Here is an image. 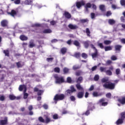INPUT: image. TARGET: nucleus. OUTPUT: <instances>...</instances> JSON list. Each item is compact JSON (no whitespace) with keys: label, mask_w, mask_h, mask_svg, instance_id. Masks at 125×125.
I'll return each instance as SVG.
<instances>
[{"label":"nucleus","mask_w":125,"mask_h":125,"mask_svg":"<svg viewBox=\"0 0 125 125\" xmlns=\"http://www.w3.org/2000/svg\"><path fill=\"white\" fill-rule=\"evenodd\" d=\"M116 86V84L115 83H105L103 84V87L105 88L106 89H110V90H113L115 89V87Z\"/></svg>","instance_id":"obj_1"},{"label":"nucleus","mask_w":125,"mask_h":125,"mask_svg":"<svg viewBox=\"0 0 125 125\" xmlns=\"http://www.w3.org/2000/svg\"><path fill=\"white\" fill-rule=\"evenodd\" d=\"M54 78L56 80V83H64V78L63 77H59L58 75L55 74L54 75Z\"/></svg>","instance_id":"obj_2"},{"label":"nucleus","mask_w":125,"mask_h":125,"mask_svg":"<svg viewBox=\"0 0 125 125\" xmlns=\"http://www.w3.org/2000/svg\"><path fill=\"white\" fill-rule=\"evenodd\" d=\"M64 99H65V95H64L63 94H57L54 98V100L55 101H59L61 100H63Z\"/></svg>","instance_id":"obj_3"},{"label":"nucleus","mask_w":125,"mask_h":125,"mask_svg":"<svg viewBox=\"0 0 125 125\" xmlns=\"http://www.w3.org/2000/svg\"><path fill=\"white\" fill-rule=\"evenodd\" d=\"M114 71V66H111L109 67V69L105 71V73L107 76H112L113 75V72Z\"/></svg>","instance_id":"obj_4"},{"label":"nucleus","mask_w":125,"mask_h":125,"mask_svg":"<svg viewBox=\"0 0 125 125\" xmlns=\"http://www.w3.org/2000/svg\"><path fill=\"white\" fill-rule=\"evenodd\" d=\"M83 5H85V1L83 0L76 2V6L77 8H81L82 6H83Z\"/></svg>","instance_id":"obj_5"},{"label":"nucleus","mask_w":125,"mask_h":125,"mask_svg":"<svg viewBox=\"0 0 125 125\" xmlns=\"http://www.w3.org/2000/svg\"><path fill=\"white\" fill-rule=\"evenodd\" d=\"M44 117L45 118L44 124H49V123H51V122H53V120H51V118H50L48 115H44Z\"/></svg>","instance_id":"obj_6"},{"label":"nucleus","mask_w":125,"mask_h":125,"mask_svg":"<svg viewBox=\"0 0 125 125\" xmlns=\"http://www.w3.org/2000/svg\"><path fill=\"white\" fill-rule=\"evenodd\" d=\"M34 92H37V95L38 96H41L42 93H43L44 91L43 90H40L39 88L35 87L34 89Z\"/></svg>","instance_id":"obj_7"},{"label":"nucleus","mask_w":125,"mask_h":125,"mask_svg":"<svg viewBox=\"0 0 125 125\" xmlns=\"http://www.w3.org/2000/svg\"><path fill=\"white\" fill-rule=\"evenodd\" d=\"M99 103L101 104L102 106H107L108 105V102H105V99L104 98H102L99 101Z\"/></svg>","instance_id":"obj_8"},{"label":"nucleus","mask_w":125,"mask_h":125,"mask_svg":"<svg viewBox=\"0 0 125 125\" xmlns=\"http://www.w3.org/2000/svg\"><path fill=\"white\" fill-rule=\"evenodd\" d=\"M83 95H84V90H82L78 92L77 97L79 99H82V98H83Z\"/></svg>","instance_id":"obj_9"},{"label":"nucleus","mask_w":125,"mask_h":125,"mask_svg":"<svg viewBox=\"0 0 125 125\" xmlns=\"http://www.w3.org/2000/svg\"><path fill=\"white\" fill-rule=\"evenodd\" d=\"M17 13H18V11H16L14 9H12L11 11V12H8V14L9 15H11V16H12V17H15V16H16L17 15Z\"/></svg>","instance_id":"obj_10"},{"label":"nucleus","mask_w":125,"mask_h":125,"mask_svg":"<svg viewBox=\"0 0 125 125\" xmlns=\"http://www.w3.org/2000/svg\"><path fill=\"white\" fill-rule=\"evenodd\" d=\"M0 25L1 27H7L8 21L6 20H3L0 22Z\"/></svg>","instance_id":"obj_11"},{"label":"nucleus","mask_w":125,"mask_h":125,"mask_svg":"<svg viewBox=\"0 0 125 125\" xmlns=\"http://www.w3.org/2000/svg\"><path fill=\"white\" fill-rule=\"evenodd\" d=\"M9 98L10 100H15V99H16L17 100H19V99H20V97H16V96H15L13 94L9 95Z\"/></svg>","instance_id":"obj_12"},{"label":"nucleus","mask_w":125,"mask_h":125,"mask_svg":"<svg viewBox=\"0 0 125 125\" xmlns=\"http://www.w3.org/2000/svg\"><path fill=\"white\" fill-rule=\"evenodd\" d=\"M122 47H123V46H122V45H115L114 46L115 51H118V52H121Z\"/></svg>","instance_id":"obj_13"},{"label":"nucleus","mask_w":125,"mask_h":125,"mask_svg":"<svg viewBox=\"0 0 125 125\" xmlns=\"http://www.w3.org/2000/svg\"><path fill=\"white\" fill-rule=\"evenodd\" d=\"M118 102L122 104V105H125V97H123L122 98H119L118 99Z\"/></svg>","instance_id":"obj_14"},{"label":"nucleus","mask_w":125,"mask_h":125,"mask_svg":"<svg viewBox=\"0 0 125 125\" xmlns=\"http://www.w3.org/2000/svg\"><path fill=\"white\" fill-rule=\"evenodd\" d=\"M7 117H5L4 120H0V125H7Z\"/></svg>","instance_id":"obj_15"},{"label":"nucleus","mask_w":125,"mask_h":125,"mask_svg":"<svg viewBox=\"0 0 125 125\" xmlns=\"http://www.w3.org/2000/svg\"><path fill=\"white\" fill-rule=\"evenodd\" d=\"M68 28H69V29H70V30H76L77 29H78V28H79L77 25H73L72 24H69L68 25Z\"/></svg>","instance_id":"obj_16"},{"label":"nucleus","mask_w":125,"mask_h":125,"mask_svg":"<svg viewBox=\"0 0 125 125\" xmlns=\"http://www.w3.org/2000/svg\"><path fill=\"white\" fill-rule=\"evenodd\" d=\"M60 51L62 55H65L67 53V48L63 47L61 49Z\"/></svg>","instance_id":"obj_17"},{"label":"nucleus","mask_w":125,"mask_h":125,"mask_svg":"<svg viewBox=\"0 0 125 125\" xmlns=\"http://www.w3.org/2000/svg\"><path fill=\"white\" fill-rule=\"evenodd\" d=\"M35 46H36V44L34 43V40H31L29 42V47H30V48H33V47H35Z\"/></svg>","instance_id":"obj_18"},{"label":"nucleus","mask_w":125,"mask_h":125,"mask_svg":"<svg viewBox=\"0 0 125 125\" xmlns=\"http://www.w3.org/2000/svg\"><path fill=\"white\" fill-rule=\"evenodd\" d=\"M124 121L121 118L118 119V120L116 121V124L117 125H123L124 124Z\"/></svg>","instance_id":"obj_19"},{"label":"nucleus","mask_w":125,"mask_h":125,"mask_svg":"<svg viewBox=\"0 0 125 125\" xmlns=\"http://www.w3.org/2000/svg\"><path fill=\"white\" fill-rule=\"evenodd\" d=\"M95 108V107H94V105H93V104H89L87 107V109L90 111H93Z\"/></svg>","instance_id":"obj_20"},{"label":"nucleus","mask_w":125,"mask_h":125,"mask_svg":"<svg viewBox=\"0 0 125 125\" xmlns=\"http://www.w3.org/2000/svg\"><path fill=\"white\" fill-rule=\"evenodd\" d=\"M64 15L65 18H67V19H70V18L72 17L71 14L68 12H64Z\"/></svg>","instance_id":"obj_21"},{"label":"nucleus","mask_w":125,"mask_h":125,"mask_svg":"<svg viewBox=\"0 0 125 125\" xmlns=\"http://www.w3.org/2000/svg\"><path fill=\"white\" fill-rule=\"evenodd\" d=\"M20 39L21 41H27L28 37L27 36H25L24 35H21L20 37Z\"/></svg>","instance_id":"obj_22"},{"label":"nucleus","mask_w":125,"mask_h":125,"mask_svg":"<svg viewBox=\"0 0 125 125\" xmlns=\"http://www.w3.org/2000/svg\"><path fill=\"white\" fill-rule=\"evenodd\" d=\"M98 56V51L97 49H96L95 52L92 54V58H96Z\"/></svg>","instance_id":"obj_23"},{"label":"nucleus","mask_w":125,"mask_h":125,"mask_svg":"<svg viewBox=\"0 0 125 125\" xmlns=\"http://www.w3.org/2000/svg\"><path fill=\"white\" fill-rule=\"evenodd\" d=\"M33 3V1L32 0H25L24 1V4L26 5H30Z\"/></svg>","instance_id":"obj_24"},{"label":"nucleus","mask_w":125,"mask_h":125,"mask_svg":"<svg viewBox=\"0 0 125 125\" xmlns=\"http://www.w3.org/2000/svg\"><path fill=\"white\" fill-rule=\"evenodd\" d=\"M43 34H50V33H52V31L50 29H44L42 31Z\"/></svg>","instance_id":"obj_25"},{"label":"nucleus","mask_w":125,"mask_h":125,"mask_svg":"<svg viewBox=\"0 0 125 125\" xmlns=\"http://www.w3.org/2000/svg\"><path fill=\"white\" fill-rule=\"evenodd\" d=\"M73 44L77 47H79L81 45V43H80V42L78 40H75L73 42Z\"/></svg>","instance_id":"obj_26"},{"label":"nucleus","mask_w":125,"mask_h":125,"mask_svg":"<svg viewBox=\"0 0 125 125\" xmlns=\"http://www.w3.org/2000/svg\"><path fill=\"white\" fill-rule=\"evenodd\" d=\"M83 77L80 76L77 79L76 83H83Z\"/></svg>","instance_id":"obj_27"},{"label":"nucleus","mask_w":125,"mask_h":125,"mask_svg":"<svg viewBox=\"0 0 125 125\" xmlns=\"http://www.w3.org/2000/svg\"><path fill=\"white\" fill-rule=\"evenodd\" d=\"M76 88H77V89H78V90H83V87H82V86H81V84H80V83H77L76 85Z\"/></svg>","instance_id":"obj_28"},{"label":"nucleus","mask_w":125,"mask_h":125,"mask_svg":"<svg viewBox=\"0 0 125 125\" xmlns=\"http://www.w3.org/2000/svg\"><path fill=\"white\" fill-rule=\"evenodd\" d=\"M115 23H116V21H115V20L111 19L108 20V23L109 25H114Z\"/></svg>","instance_id":"obj_29"},{"label":"nucleus","mask_w":125,"mask_h":125,"mask_svg":"<svg viewBox=\"0 0 125 125\" xmlns=\"http://www.w3.org/2000/svg\"><path fill=\"white\" fill-rule=\"evenodd\" d=\"M11 1H14L15 4H20L21 3V0H10Z\"/></svg>","instance_id":"obj_30"},{"label":"nucleus","mask_w":125,"mask_h":125,"mask_svg":"<svg viewBox=\"0 0 125 125\" xmlns=\"http://www.w3.org/2000/svg\"><path fill=\"white\" fill-rule=\"evenodd\" d=\"M74 57L79 59L80 57H81V53L80 52H76L74 54Z\"/></svg>","instance_id":"obj_31"},{"label":"nucleus","mask_w":125,"mask_h":125,"mask_svg":"<svg viewBox=\"0 0 125 125\" xmlns=\"http://www.w3.org/2000/svg\"><path fill=\"white\" fill-rule=\"evenodd\" d=\"M3 53L5 54V56H7V57H9V50H4L3 51Z\"/></svg>","instance_id":"obj_32"},{"label":"nucleus","mask_w":125,"mask_h":125,"mask_svg":"<svg viewBox=\"0 0 125 125\" xmlns=\"http://www.w3.org/2000/svg\"><path fill=\"white\" fill-rule=\"evenodd\" d=\"M38 121L40 122V123H42L43 124H44V119L42 118V117L40 116L38 118Z\"/></svg>","instance_id":"obj_33"},{"label":"nucleus","mask_w":125,"mask_h":125,"mask_svg":"<svg viewBox=\"0 0 125 125\" xmlns=\"http://www.w3.org/2000/svg\"><path fill=\"white\" fill-rule=\"evenodd\" d=\"M105 51H109L112 50V47L111 46H107L104 47Z\"/></svg>","instance_id":"obj_34"},{"label":"nucleus","mask_w":125,"mask_h":125,"mask_svg":"<svg viewBox=\"0 0 125 125\" xmlns=\"http://www.w3.org/2000/svg\"><path fill=\"white\" fill-rule=\"evenodd\" d=\"M70 69L67 67H64L63 69V74H68Z\"/></svg>","instance_id":"obj_35"},{"label":"nucleus","mask_w":125,"mask_h":125,"mask_svg":"<svg viewBox=\"0 0 125 125\" xmlns=\"http://www.w3.org/2000/svg\"><path fill=\"white\" fill-rule=\"evenodd\" d=\"M24 88H26V86H25L24 85H20L19 87V90L20 91H22Z\"/></svg>","instance_id":"obj_36"},{"label":"nucleus","mask_w":125,"mask_h":125,"mask_svg":"<svg viewBox=\"0 0 125 125\" xmlns=\"http://www.w3.org/2000/svg\"><path fill=\"white\" fill-rule=\"evenodd\" d=\"M92 95L93 97H98V96H101V94H99L97 92H94Z\"/></svg>","instance_id":"obj_37"},{"label":"nucleus","mask_w":125,"mask_h":125,"mask_svg":"<svg viewBox=\"0 0 125 125\" xmlns=\"http://www.w3.org/2000/svg\"><path fill=\"white\" fill-rule=\"evenodd\" d=\"M81 55L82 58H83V59H86L88 57V56L85 53H83Z\"/></svg>","instance_id":"obj_38"},{"label":"nucleus","mask_w":125,"mask_h":125,"mask_svg":"<svg viewBox=\"0 0 125 125\" xmlns=\"http://www.w3.org/2000/svg\"><path fill=\"white\" fill-rule=\"evenodd\" d=\"M121 118L123 121H125V112H123L121 113Z\"/></svg>","instance_id":"obj_39"},{"label":"nucleus","mask_w":125,"mask_h":125,"mask_svg":"<svg viewBox=\"0 0 125 125\" xmlns=\"http://www.w3.org/2000/svg\"><path fill=\"white\" fill-rule=\"evenodd\" d=\"M99 7H100V10H101V11H103V12L105 11V5H100Z\"/></svg>","instance_id":"obj_40"},{"label":"nucleus","mask_w":125,"mask_h":125,"mask_svg":"<svg viewBox=\"0 0 125 125\" xmlns=\"http://www.w3.org/2000/svg\"><path fill=\"white\" fill-rule=\"evenodd\" d=\"M111 42H111L110 40H105L104 42V44L106 45L111 44Z\"/></svg>","instance_id":"obj_41"},{"label":"nucleus","mask_w":125,"mask_h":125,"mask_svg":"<svg viewBox=\"0 0 125 125\" xmlns=\"http://www.w3.org/2000/svg\"><path fill=\"white\" fill-rule=\"evenodd\" d=\"M86 34L87 37H90V30H89V28H86Z\"/></svg>","instance_id":"obj_42"},{"label":"nucleus","mask_w":125,"mask_h":125,"mask_svg":"<svg viewBox=\"0 0 125 125\" xmlns=\"http://www.w3.org/2000/svg\"><path fill=\"white\" fill-rule=\"evenodd\" d=\"M53 119L54 120H58L59 119V116H58V114H55L53 115Z\"/></svg>","instance_id":"obj_43"},{"label":"nucleus","mask_w":125,"mask_h":125,"mask_svg":"<svg viewBox=\"0 0 125 125\" xmlns=\"http://www.w3.org/2000/svg\"><path fill=\"white\" fill-rule=\"evenodd\" d=\"M80 68H81V67L77 65H73L72 67L73 70H78V69H80Z\"/></svg>","instance_id":"obj_44"},{"label":"nucleus","mask_w":125,"mask_h":125,"mask_svg":"<svg viewBox=\"0 0 125 125\" xmlns=\"http://www.w3.org/2000/svg\"><path fill=\"white\" fill-rule=\"evenodd\" d=\"M115 73L116 75L118 76L121 74V69L120 68H117L115 70Z\"/></svg>","instance_id":"obj_45"},{"label":"nucleus","mask_w":125,"mask_h":125,"mask_svg":"<svg viewBox=\"0 0 125 125\" xmlns=\"http://www.w3.org/2000/svg\"><path fill=\"white\" fill-rule=\"evenodd\" d=\"M16 65L18 68H22V66L20 62H16Z\"/></svg>","instance_id":"obj_46"},{"label":"nucleus","mask_w":125,"mask_h":125,"mask_svg":"<svg viewBox=\"0 0 125 125\" xmlns=\"http://www.w3.org/2000/svg\"><path fill=\"white\" fill-rule=\"evenodd\" d=\"M94 80L95 81V82H97L99 80V75H95L94 77Z\"/></svg>","instance_id":"obj_47"},{"label":"nucleus","mask_w":125,"mask_h":125,"mask_svg":"<svg viewBox=\"0 0 125 125\" xmlns=\"http://www.w3.org/2000/svg\"><path fill=\"white\" fill-rule=\"evenodd\" d=\"M84 46L85 48H88V46H89V44L88 43V42H84Z\"/></svg>","instance_id":"obj_48"},{"label":"nucleus","mask_w":125,"mask_h":125,"mask_svg":"<svg viewBox=\"0 0 125 125\" xmlns=\"http://www.w3.org/2000/svg\"><path fill=\"white\" fill-rule=\"evenodd\" d=\"M91 7V4L90 3H87L85 6V8H90Z\"/></svg>","instance_id":"obj_49"},{"label":"nucleus","mask_w":125,"mask_h":125,"mask_svg":"<svg viewBox=\"0 0 125 125\" xmlns=\"http://www.w3.org/2000/svg\"><path fill=\"white\" fill-rule=\"evenodd\" d=\"M100 71L102 73L105 72L106 70V67H100Z\"/></svg>","instance_id":"obj_50"},{"label":"nucleus","mask_w":125,"mask_h":125,"mask_svg":"<svg viewBox=\"0 0 125 125\" xmlns=\"http://www.w3.org/2000/svg\"><path fill=\"white\" fill-rule=\"evenodd\" d=\"M54 72H55V73H60V68L59 67L55 68Z\"/></svg>","instance_id":"obj_51"},{"label":"nucleus","mask_w":125,"mask_h":125,"mask_svg":"<svg viewBox=\"0 0 125 125\" xmlns=\"http://www.w3.org/2000/svg\"><path fill=\"white\" fill-rule=\"evenodd\" d=\"M117 59L118 58L115 55H113L111 57V60H112V61H115V60H117Z\"/></svg>","instance_id":"obj_52"},{"label":"nucleus","mask_w":125,"mask_h":125,"mask_svg":"<svg viewBox=\"0 0 125 125\" xmlns=\"http://www.w3.org/2000/svg\"><path fill=\"white\" fill-rule=\"evenodd\" d=\"M70 99L73 102L76 101V97H75V96H71L70 97Z\"/></svg>","instance_id":"obj_53"},{"label":"nucleus","mask_w":125,"mask_h":125,"mask_svg":"<svg viewBox=\"0 0 125 125\" xmlns=\"http://www.w3.org/2000/svg\"><path fill=\"white\" fill-rule=\"evenodd\" d=\"M81 22L83 24L84 23H86V22H88V20L87 19H82L81 20Z\"/></svg>","instance_id":"obj_54"},{"label":"nucleus","mask_w":125,"mask_h":125,"mask_svg":"<svg viewBox=\"0 0 125 125\" xmlns=\"http://www.w3.org/2000/svg\"><path fill=\"white\" fill-rule=\"evenodd\" d=\"M4 78H5V76L4 75V74H1V77L0 78V82H3Z\"/></svg>","instance_id":"obj_55"},{"label":"nucleus","mask_w":125,"mask_h":125,"mask_svg":"<svg viewBox=\"0 0 125 125\" xmlns=\"http://www.w3.org/2000/svg\"><path fill=\"white\" fill-rule=\"evenodd\" d=\"M81 74H82V71L81 70H78L76 71L75 73L76 76H77L78 77H79V76H80Z\"/></svg>","instance_id":"obj_56"},{"label":"nucleus","mask_w":125,"mask_h":125,"mask_svg":"<svg viewBox=\"0 0 125 125\" xmlns=\"http://www.w3.org/2000/svg\"><path fill=\"white\" fill-rule=\"evenodd\" d=\"M54 58H48L46 59V61L47 62H52L53 61Z\"/></svg>","instance_id":"obj_57"},{"label":"nucleus","mask_w":125,"mask_h":125,"mask_svg":"<svg viewBox=\"0 0 125 125\" xmlns=\"http://www.w3.org/2000/svg\"><path fill=\"white\" fill-rule=\"evenodd\" d=\"M120 4L122 6H125V0H120Z\"/></svg>","instance_id":"obj_58"},{"label":"nucleus","mask_w":125,"mask_h":125,"mask_svg":"<svg viewBox=\"0 0 125 125\" xmlns=\"http://www.w3.org/2000/svg\"><path fill=\"white\" fill-rule=\"evenodd\" d=\"M89 111L90 110L87 109L85 113H83V115H85V116H88V115L90 114V112Z\"/></svg>","instance_id":"obj_59"},{"label":"nucleus","mask_w":125,"mask_h":125,"mask_svg":"<svg viewBox=\"0 0 125 125\" xmlns=\"http://www.w3.org/2000/svg\"><path fill=\"white\" fill-rule=\"evenodd\" d=\"M28 96H29V94L27 93H24L23 94V99H27L28 98Z\"/></svg>","instance_id":"obj_60"},{"label":"nucleus","mask_w":125,"mask_h":125,"mask_svg":"<svg viewBox=\"0 0 125 125\" xmlns=\"http://www.w3.org/2000/svg\"><path fill=\"white\" fill-rule=\"evenodd\" d=\"M5 99V97L3 95H1L0 96V101H4Z\"/></svg>","instance_id":"obj_61"},{"label":"nucleus","mask_w":125,"mask_h":125,"mask_svg":"<svg viewBox=\"0 0 125 125\" xmlns=\"http://www.w3.org/2000/svg\"><path fill=\"white\" fill-rule=\"evenodd\" d=\"M112 15V13L110 12V11H108L106 13V16H111Z\"/></svg>","instance_id":"obj_62"},{"label":"nucleus","mask_w":125,"mask_h":125,"mask_svg":"<svg viewBox=\"0 0 125 125\" xmlns=\"http://www.w3.org/2000/svg\"><path fill=\"white\" fill-rule=\"evenodd\" d=\"M67 82L69 83H72V79L71 78V77H67Z\"/></svg>","instance_id":"obj_63"},{"label":"nucleus","mask_w":125,"mask_h":125,"mask_svg":"<svg viewBox=\"0 0 125 125\" xmlns=\"http://www.w3.org/2000/svg\"><path fill=\"white\" fill-rule=\"evenodd\" d=\"M102 83H107L108 82V79H106V78H103L101 80Z\"/></svg>","instance_id":"obj_64"}]
</instances>
